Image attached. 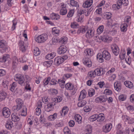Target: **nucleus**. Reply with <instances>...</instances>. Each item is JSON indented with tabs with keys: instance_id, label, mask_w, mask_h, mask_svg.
<instances>
[{
	"instance_id": "58836bf2",
	"label": "nucleus",
	"mask_w": 134,
	"mask_h": 134,
	"mask_svg": "<svg viewBox=\"0 0 134 134\" xmlns=\"http://www.w3.org/2000/svg\"><path fill=\"white\" fill-rule=\"evenodd\" d=\"M57 115V113H54L53 115L49 116L48 117V119L50 121L54 120L56 118Z\"/></svg>"
},
{
	"instance_id": "dca6fc26",
	"label": "nucleus",
	"mask_w": 134,
	"mask_h": 134,
	"mask_svg": "<svg viewBox=\"0 0 134 134\" xmlns=\"http://www.w3.org/2000/svg\"><path fill=\"white\" fill-rule=\"evenodd\" d=\"M93 3V0H86L83 4V7L84 8H88L91 7Z\"/></svg>"
},
{
	"instance_id": "f3484780",
	"label": "nucleus",
	"mask_w": 134,
	"mask_h": 134,
	"mask_svg": "<svg viewBox=\"0 0 134 134\" xmlns=\"http://www.w3.org/2000/svg\"><path fill=\"white\" fill-rule=\"evenodd\" d=\"M19 62L18 58L15 56L12 58V68L13 69H15L17 67L18 64Z\"/></svg>"
},
{
	"instance_id": "c756f323",
	"label": "nucleus",
	"mask_w": 134,
	"mask_h": 134,
	"mask_svg": "<svg viewBox=\"0 0 134 134\" xmlns=\"http://www.w3.org/2000/svg\"><path fill=\"white\" fill-rule=\"evenodd\" d=\"M56 54L54 52H52L47 54L45 58L48 59L50 60L52 59L56 55Z\"/></svg>"
},
{
	"instance_id": "e2e57ef3",
	"label": "nucleus",
	"mask_w": 134,
	"mask_h": 134,
	"mask_svg": "<svg viewBox=\"0 0 134 134\" xmlns=\"http://www.w3.org/2000/svg\"><path fill=\"white\" fill-rule=\"evenodd\" d=\"M125 1V0H119L117 1V3L118 5L119 8H121L123 2Z\"/></svg>"
},
{
	"instance_id": "09e8293b",
	"label": "nucleus",
	"mask_w": 134,
	"mask_h": 134,
	"mask_svg": "<svg viewBox=\"0 0 134 134\" xmlns=\"http://www.w3.org/2000/svg\"><path fill=\"white\" fill-rule=\"evenodd\" d=\"M13 24L11 27V30L13 31L14 30L16 27V25L17 23L16 20V19H14L13 20Z\"/></svg>"
},
{
	"instance_id": "20e7f679",
	"label": "nucleus",
	"mask_w": 134,
	"mask_h": 134,
	"mask_svg": "<svg viewBox=\"0 0 134 134\" xmlns=\"http://www.w3.org/2000/svg\"><path fill=\"white\" fill-rule=\"evenodd\" d=\"M48 35L46 34H42L38 36L36 39V41L38 43L44 42L48 39Z\"/></svg>"
},
{
	"instance_id": "f704fd0d",
	"label": "nucleus",
	"mask_w": 134,
	"mask_h": 134,
	"mask_svg": "<svg viewBox=\"0 0 134 134\" xmlns=\"http://www.w3.org/2000/svg\"><path fill=\"white\" fill-rule=\"evenodd\" d=\"M102 54L99 53L97 55V59L98 61L100 63H102L104 62Z\"/></svg>"
},
{
	"instance_id": "9d476101",
	"label": "nucleus",
	"mask_w": 134,
	"mask_h": 134,
	"mask_svg": "<svg viewBox=\"0 0 134 134\" xmlns=\"http://www.w3.org/2000/svg\"><path fill=\"white\" fill-rule=\"evenodd\" d=\"M2 114L6 118L9 117L11 114L9 109L7 107L3 108L2 110Z\"/></svg>"
},
{
	"instance_id": "b1692460",
	"label": "nucleus",
	"mask_w": 134,
	"mask_h": 134,
	"mask_svg": "<svg viewBox=\"0 0 134 134\" xmlns=\"http://www.w3.org/2000/svg\"><path fill=\"white\" fill-rule=\"evenodd\" d=\"M87 76L88 78L90 79L94 78L96 76L95 70L94 71H91L89 72Z\"/></svg>"
},
{
	"instance_id": "49530a36",
	"label": "nucleus",
	"mask_w": 134,
	"mask_h": 134,
	"mask_svg": "<svg viewBox=\"0 0 134 134\" xmlns=\"http://www.w3.org/2000/svg\"><path fill=\"white\" fill-rule=\"evenodd\" d=\"M53 61L52 60H49L46 62H45L43 63V64L44 66L47 67H49L52 64Z\"/></svg>"
},
{
	"instance_id": "69168bd1",
	"label": "nucleus",
	"mask_w": 134,
	"mask_h": 134,
	"mask_svg": "<svg viewBox=\"0 0 134 134\" xmlns=\"http://www.w3.org/2000/svg\"><path fill=\"white\" fill-rule=\"evenodd\" d=\"M104 93L106 95H110L112 94V91L110 90L106 89L104 90Z\"/></svg>"
},
{
	"instance_id": "a19ab883",
	"label": "nucleus",
	"mask_w": 134,
	"mask_h": 134,
	"mask_svg": "<svg viewBox=\"0 0 134 134\" xmlns=\"http://www.w3.org/2000/svg\"><path fill=\"white\" fill-rule=\"evenodd\" d=\"M67 38L66 37H63L59 38V43L61 44H64L66 43Z\"/></svg>"
},
{
	"instance_id": "6e6552de",
	"label": "nucleus",
	"mask_w": 134,
	"mask_h": 134,
	"mask_svg": "<svg viewBox=\"0 0 134 134\" xmlns=\"http://www.w3.org/2000/svg\"><path fill=\"white\" fill-rule=\"evenodd\" d=\"M111 49L114 55L117 56L119 52V49L118 46L115 44H112L111 46Z\"/></svg>"
},
{
	"instance_id": "f8f14e48",
	"label": "nucleus",
	"mask_w": 134,
	"mask_h": 134,
	"mask_svg": "<svg viewBox=\"0 0 134 134\" xmlns=\"http://www.w3.org/2000/svg\"><path fill=\"white\" fill-rule=\"evenodd\" d=\"M67 50V48L65 46L62 45L60 46L58 49L57 52L58 54H61L65 53Z\"/></svg>"
},
{
	"instance_id": "6ab92c4d",
	"label": "nucleus",
	"mask_w": 134,
	"mask_h": 134,
	"mask_svg": "<svg viewBox=\"0 0 134 134\" xmlns=\"http://www.w3.org/2000/svg\"><path fill=\"white\" fill-rule=\"evenodd\" d=\"M63 62L62 57H58L55 58L54 62L55 64L58 65L62 63Z\"/></svg>"
},
{
	"instance_id": "13d9d810",
	"label": "nucleus",
	"mask_w": 134,
	"mask_h": 134,
	"mask_svg": "<svg viewBox=\"0 0 134 134\" xmlns=\"http://www.w3.org/2000/svg\"><path fill=\"white\" fill-rule=\"evenodd\" d=\"M74 13V10H70L67 15V17L68 18H70L72 17Z\"/></svg>"
},
{
	"instance_id": "393cba45",
	"label": "nucleus",
	"mask_w": 134,
	"mask_h": 134,
	"mask_svg": "<svg viewBox=\"0 0 134 134\" xmlns=\"http://www.w3.org/2000/svg\"><path fill=\"white\" fill-rule=\"evenodd\" d=\"M50 16L52 19L55 20L59 19L60 17L58 14L54 13H52L51 14Z\"/></svg>"
},
{
	"instance_id": "423d86ee",
	"label": "nucleus",
	"mask_w": 134,
	"mask_h": 134,
	"mask_svg": "<svg viewBox=\"0 0 134 134\" xmlns=\"http://www.w3.org/2000/svg\"><path fill=\"white\" fill-rule=\"evenodd\" d=\"M108 99L107 97L105 95H102L96 98L95 102L97 103H101L105 102Z\"/></svg>"
},
{
	"instance_id": "79ce46f5",
	"label": "nucleus",
	"mask_w": 134,
	"mask_h": 134,
	"mask_svg": "<svg viewBox=\"0 0 134 134\" xmlns=\"http://www.w3.org/2000/svg\"><path fill=\"white\" fill-rule=\"evenodd\" d=\"M21 115L22 116H25L27 114V108L25 106H23L22 108Z\"/></svg>"
},
{
	"instance_id": "6e6d98bb",
	"label": "nucleus",
	"mask_w": 134,
	"mask_h": 134,
	"mask_svg": "<svg viewBox=\"0 0 134 134\" xmlns=\"http://www.w3.org/2000/svg\"><path fill=\"white\" fill-rule=\"evenodd\" d=\"M51 79L50 77H48L47 79H45L43 81V85L44 86L47 85Z\"/></svg>"
},
{
	"instance_id": "c03bdc74",
	"label": "nucleus",
	"mask_w": 134,
	"mask_h": 134,
	"mask_svg": "<svg viewBox=\"0 0 134 134\" xmlns=\"http://www.w3.org/2000/svg\"><path fill=\"white\" fill-rule=\"evenodd\" d=\"M34 54L35 55L38 56L40 53V51L37 47H35L34 49Z\"/></svg>"
},
{
	"instance_id": "7ed1b4c3",
	"label": "nucleus",
	"mask_w": 134,
	"mask_h": 134,
	"mask_svg": "<svg viewBox=\"0 0 134 134\" xmlns=\"http://www.w3.org/2000/svg\"><path fill=\"white\" fill-rule=\"evenodd\" d=\"M14 80L18 81V83L21 86L25 84V78L24 77L20 74H17L14 76Z\"/></svg>"
},
{
	"instance_id": "c9c22d12",
	"label": "nucleus",
	"mask_w": 134,
	"mask_h": 134,
	"mask_svg": "<svg viewBox=\"0 0 134 134\" xmlns=\"http://www.w3.org/2000/svg\"><path fill=\"white\" fill-rule=\"evenodd\" d=\"M111 16V14L109 12H105L103 13V17L105 19H109Z\"/></svg>"
},
{
	"instance_id": "9b49d317",
	"label": "nucleus",
	"mask_w": 134,
	"mask_h": 134,
	"mask_svg": "<svg viewBox=\"0 0 134 134\" xmlns=\"http://www.w3.org/2000/svg\"><path fill=\"white\" fill-rule=\"evenodd\" d=\"M102 55L103 57L106 60H109L111 59L110 54L108 51L104 50L102 52Z\"/></svg>"
},
{
	"instance_id": "72a5a7b5",
	"label": "nucleus",
	"mask_w": 134,
	"mask_h": 134,
	"mask_svg": "<svg viewBox=\"0 0 134 134\" xmlns=\"http://www.w3.org/2000/svg\"><path fill=\"white\" fill-rule=\"evenodd\" d=\"M22 91L20 89H19L17 88L16 89V91L15 92L14 95L16 96L17 97H19L23 94Z\"/></svg>"
},
{
	"instance_id": "cd10ccee",
	"label": "nucleus",
	"mask_w": 134,
	"mask_h": 134,
	"mask_svg": "<svg viewBox=\"0 0 134 134\" xmlns=\"http://www.w3.org/2000/svg\"><path fill=\"white\" fill-rule=\"evenodd\" d=\"M86 92L85 90H82L80 93L79 99L80 100L84 99L86 97Z\"/></svg>"
},
{
	"instance_id": "052dcab7",
	"label": "nucleus",
	"mask_w": 134,
	"mask_h": 134,
	"mask_svg": "<svg viewBox=\"0 0 134 134\" xmlns=\"http://www.w3.org/2000/svg\"><path fill=\"white\" fill-rule=\"evenodd\" d=\"M67 13V10L66 9H61L60 13V15H65Z\"/></svg>"
},
{
	"instance_id": "de8ad7c7",
	"label": "nucleus",
	"mask_w": 134,
	"mask_h": 134,
	"mask_svg": "<svg viewBox=\"0 0 134 134\" xmlns=\"http://www.w3.org/2000/svg\"><path fill=\"white\" fill-rule=\"evenodd\" d=\"M64 134H71V131L70 129L68 127H65L63 129Z\"/></svg>"
},
{
	"instance_id": "4c0bfd02",
	"label": "nucleus",
	"mask_w": 134,
	"mask_h": 134,
	"mask_svg": "<svg viewBox=\"0 0 134 134\" xmlns=\"http://www.w3.org/2000/svg\"><path fill=\"white\" fill-rule=\"evenodd\" d=\"M97 114H96L90 116L89 118V120L90 121L93 122L97 119Z\"/></svg>"
},
{
	"instance_id": "a878e982",
	"label": "nucleus",
	"mask_w": 134,
	"mask_h": 134,
	"mask_svg": "<svg viewBox=\"0 0 134 134\" xmlns=\"http://www.w3.org/2000/svg\"><path fill=\"white\" fill-rule=\"evenodd\" d=\"M53 106L54 105L52 103H48L46 107V110L48 112L50 111L53 109Z\"/></svg>"
},
{
	"instance_id": "39448f33",
	"label": "nucleus",
	"mask_w": 134,
	"mask_h": 134,
	"mask_svg": "<svg viewBox=\"0 0 134 134\" xmlns=\"http://www.w3.org/2000/svg\"><path fill=\"white\" fill-rule=\"evenodd\" d=\"M65 87L67 90L72 91L71 93L72 95L75 94L77 90V89L75 87L74 85L70 83H66L65 86Z\"/></svg>"
},
{
	"instance_id": "f03ea898",
	"label": "nucleus",
	"mask_w": 134,
	"mask_h": 134,
	"mask_svg": "<svg viewBox=\"0 0 134 134\" xmlns=\"http://www.w3.org/2000/svg\"><path fill=\"white\" fill-rule=\"evenodd\" d=\"M16 105L14 106L12 108V110L14 112H16L19 110L23 106V101L20 98H17L15 100Z\"/></svg>"
},
{
	"instance_id": "2f4dec72",
	"label": "nucleus",
	"mask_w": 134,
	"mask_h": 134,
	"mask_svg": "<svg viewBox=\"0 0 134 134\" xmlns=\"http://www.w3.org/2000/svg\"><path fill=\"white\" fill-rule=\"evenodd\" d=\"M75 119L76 121L78 122L79 124L81 123L82 122V117L79 114L75 115Z\"/></svg>"
},
{
	"instance_id": "c85d7f7f",
	"label": "nucleus",
	"mask_w": 134,
	"mask_h": 134,
	"mask_svg": "<svg viewBox=\"0 0 134 134\" xmlns=\"http://www.w3.org/2000/svg\"><path fill=\"white\" fill-rule=\"evenodd\" d=\"M65 81V78H63V77L62 79H58V82L62 88H64Z\"/></svg>"
},
{
	"instance_id": "0eeeda50",
	"label": "nucleus",
	"mask_w": 134,
	"mask_h": 134,
	"mask_svg": "<svg viewBox=\"0 0 134 134\" xmlns=\"http://www.w3.org/2000/svg\"><path fill=\"white\" fill-rule=\"evenodd\" d=\"M99 38L102 41L106 42L108 43L110 42L112 40V38L111 37H109L106 33H104L103 35L100 36Z\"/></svg>"
},
{
	"instance_id": "8fccbe9b",
	"label": "nucleus",
	"mask_w": 134,
	"mask_h": 134,
	"mask_svg": "<svg viewBox=\"0 0 134 134\" xmlns=\"http://www.w3.org/2000/svg\"><path fill=\"white\" fill-rule=\"evenodd\" d=\"M126 52L125 51L120 52V58L121 59L123 60L125 58Z\"/></svg>"
},
{
	"instance_id": "1a4fd4ad",
	"label": "nucleus",
	"mask_w": 134,
	"mask_h": 134,
	"mask_svg": "<svg viewBox=\"0 0 134 134\" xmlns=\"http://www.w3.org/2000/svg\"><path fill=\"white\" fill-rule=\"evenodd\" d=\"M83 63L88 67H91L92 65V62L90 58L86 57L82 60Z\"/></svg>"
},
{
	"instance_id": "3c124183",
	"label": "nucleus",
	"mask_w": 134,
	"mask_h": 134,
	"mask_svg": "<svg viewBox=\"0 0 134 134\" xmlns=\"http://www.w3.org/2000/svg\"><path fill=\"white\" fill-rule=\"evenodd\" d=\"M88 95L90 97H91L94 95L95 93V91L94 89L91 88L88 91Z\"/></svg>"
},
{
	"instance_id": "a211bd4d",
	"label": "nucleus",
	"mask_w": 134,
	"mask_h": 134,
	"mask_svg": "<svg viewBox=\"0 0 134 134\" xmlns=\"http://www.w3.org/2000/svg\"><path fill=\"white\" fill-rule=\"evenodd\" d=\"M11 118L13 121L16 122L20 120V116L17 114L16 113H14L12 114Z\"/></svg>"
},
{
	"instance_id": "4468645a",
	"label": "nucleus",
	"mask_w": 134,
	"mask_h": 134,
	"mask_svg": "<svg viewBox=\"0 0 134 134\" xmlns=\"http://www.w3.org/2000/svg\"><path fill=\"white\" fill-rule=\"evenodd\" d=\"M93 53V51L91 49H87L85 51L84 55L85 57L90 58L92 55Z\"/></svg>"
},
{
	"instance_id": "37998d69",
	"label": "nucleus",
	"mask_w": 134,
	"mask_h": 134,
	"mask_svg": "<svg viewBox=\"0 0 134 134\" xmlns=\"http://www.w3.org/2000/svg\"><path fill=\"white\" fill-rule=\"evenodd\" d=\"M104 28L103 25H102L99 26L97 29V32L98 34H100L102 33L103 31Z\"/></svg>"
},
{
	"instance_id": "864d4df0",
	"label": "nucleus",
	"mask_w": 134,
	"mask_h": 134,
	"mask_svg": "<svg viewBox=\"0 0 134 134\" xmlns=\"http://www.w3.org/2000/svg\"><path fill=\"white\" fill-rule=\"evenodd\" d=\"M3 86L5 88H7L9 85V81L5 80H4L2 82Z\"/></svg>"
},
{
	"instance_id": "473e14b6",
	"label": "nucleus",
	"mask_w": 134,
	"mask_h": 134,
	"mask_svg": "<svg viewBox=\"0 0 134 134\" xmlns=\"http://www.w3.org/2000/svg\"><path fill=\"white\" fill-rule=\"evenodd\" d=\"M124 84L126 87L130 88H132L133 87L132 83L130 81H126L124 82Z\"/></svg>"
},
{
	"instance_id": "5fc2aeb1",
	"label": "nucleus",
	"mask_w": 134,
	"mask_h": 134,
	"mask_svg": "<svg viewBox=\"0 0 134 134\" xmlns=\"http://www.w3.org/2000/svg\"><path fill=\"white\" fill-rule=\"evenodd\" d=\"M49 91L51 94L52 95H55L57 94L58 93L57 90L54 88L50 89Z\"/></svg>"
},
{
	"instance_id": "bf43d9fd",
	"label": "nucleus",
	"mask_w": 134,
	"mask_h": 134,
	"mask_svg": "<svg viewBox=\"0 0 134 134\" xmlns=\"http://www.w3.org/2000/svg\"><path fill=\"white\" fill-rule=\"evenodd\" d=\"M6 42L4 40H1L0 41V47L4 48Z\"/></svg>"
},
{
	"instance_id": "ea45409f",
	"label": "nucleus",
	"mask_w": 134,
	"mask_h": 134,
	"mask_svg": "<svg viewBox=\"0 0 134 134\" xmlns=\"http://www.w3.org/2000/svg\"><path fill=\"white\" fill-rule=\"evenodd\" d=\"M70 4L72 6L75 7L77 8L79 7L78 3L74 0H71L70 2Z\"/></svg>"
},
{
	"instance_id": "4be33fe9",
	"label": "nucleus",
	"mask_w": 134,
	"mask_h": 134,
	"mask_svg": "<svg viewBox=\"0 0 134 134\" xmlns=\"http://www.w3.org/2000/svg\"><path fill=\"white\" fill-rule=\"evenodd\" d=\"M24 44V42L23 41H21L19 42L20 49L23 52H25L26 50V48Z\"/></svg>"
},
{
	"instance_id": "774afa93",
	"label": "nucleus",
	"mask_w": 134,
	"mask_h": 134,
	"mask_svg": "<svg viewBox=\"0 0 134 134\" xmlns=\"http://www.w3.org/2000/svg\"><path fill=\"white\" fill-rule=\"evenodd\" d=\"M131 17L129 16H126L124 19V23H128L129 21L130 20Z\"/></svg>"
},
{
	"instance_id": "603ef678",
	"label": "nucleus",
	"mask_w": 134,
	"mask_h": 134,
	"mask_svg": "<svg viewBox=\"0 0 134 134\" xmlns=\"http://www.w3.org/2000/svg\"><path fill=\"white\" fill-rule=\"evenodd\" d=\"M86 103V101L83 100L79 102L78 103L77 105L79 107H81L84 106Z\"/></svg>"
},
{
	"instance_id": "7c9ffc66",
	"label": "nucleus",
	"mask_w": 134,
	"mask_h": 134,
	"mask_svg": "<svg viewBox=\"0 0 134 134\" xmlns=\"http://www.w3.org/2000/svg\"><path fill=\"white\" fill-rule=\"evenodd\" d=\"M52 34L55 36H58L59 34V30L56 27H53L52 30Z\"/></svg>"
},
{
	"instance_id": "4d7b16f0",
	"label": "nucleus",
	"mask_w": 134,
	"mask_h": 134,
	"mask_svg": "<svg viewBox=\"0 0 134 134\" xmlns=\"http://www.w3.org/2000/svg\"><path fill=\"white\" fill-rule=\"evenodd\" d=\"M126 98V96L124 94L120 95L119 97V99L120 100L123 101L125 100Z\"/></svg>"
},
{
	"instance_id": "2eb2a0df",
	"label": "nucleus",
	"mask_w": 134,
	"mask_h": 134,
	"mask_svg": "<svg viewBox=\"0 0 134 134\" xmlns=\"http://www.w3.org/2000/svg\"><path fill=\"white\" fill-rule=\"evenodd\" d=\"M112 125L111 124H106L103 126V130L104 132L107 133L112 128Z\"/></svg>"
},
{
	"instance_id": "ddd939ff",
	"label": "nucleus",
	"mask_w": 134,
	"mask_h": 134,
	"mask_svg": "<svg viewBox=\"0 0 134 134\" xmlns=\"http://www.w3.org/2000/svg\"><path fill=\"white\" fill-rule=\"evenodd\" d=\"M96 75L98 76H102L105 73V71L102 68H98L95 70Z\"/></svg>"
},
{
	"instance_id": "5701e85b",
	"label": "nucleus",
	"mask_w": 134,
	"mask_h": 134,
	"mask_svg": "<svg viewBox=\"0 0 134 134\" xmlns=\"http://www.w3.org/2000/svg\"><path fill=\"white\" fill-rule=\"evenodd\" d=\"M114 86L115 89L117 91H120L121 89V85L120 82H115L114 84Z\"/></svg>"
},
{
	"instance_id": "412c9836",
	"label": "nucleus",
	"mask_w": 134,
	"mask_h": 134,
	"mask_svg": "<svg viewBox=\"0 0 134 134\" xmlns=\"http://www.w3.org/2000/svg\"><path fill=\"white\" fill-rule=\"evenodd\" d=\"M7 128L10 129L13 126V123L10 119H8L6 121L5 125Z\"/></svg>"
},
{
	"instance_id": "f257e3e1",
	"label": "nucleus",
	"mask_w": 134,
	"mask_h": 134,
	"mask_svg": "<svg viewBox=\"0 0 134 134\" xmlns=\"http://www.w3.org/2000/svg\"><path fill=\"white\" fill-rule=\"evenodd\" d=\"M78 33H86V37L88 38L92 37L94 35L95 31L94 30L85 26L79 29L77 31Z\"/></svg>"
},
{
	"instance_id": "bb28decb",
	"label": "nucleus",
	"mask_w": 134,
	"mask_h": 134,
	"mask_svg": "<svg viewBox=\"0 0 134 134\" xmlns=\"http://www.w3.org/2000/svg\"><path fill=\"white\" fill-rule=\"evenodd\" d=\"M127 24L126 23H122L121 26V31L124 32L127 30Z\"/></svg>"
},
{
	"instance_id": "e433bc0d",
	"label": "nucleus",
	"mask_w": 134,
	"mask_h": 134,
	"mask_svg": "<svg viewBox=\"0 0 134 134\" xmlns=\"http://www.w3.org/2000/svg\"><path fill=\"white\" fill-rule=\"evenodd\" d=\"M17 83L16 82H13L10 85V90L12 92H14Z\"/></svg>"
},
{
	"instance_id": "0e129e2a",
	"label": "nucleus",
	"mask_w": 134,
	"mask_h": 134,
	"mask_svg": "<svg viewBox=\"0 0 134 134\" xmlns=\"http://www.w3.org/2000/svg\"><path fill=\"white\" fill-rule=\"evenodd\" d=\"M78 24L76 22H74L71 24V26L72 28H76L78 27Z\"/></svg>"
},
{
	"instance_id": "a18cd8bd",
	"label": "nucleus",
	"mask_w": 134,
	"mask_h": 134,
	"mask_svg": "<svg viewBox=\"0 0 134 134\" xmlns=\"http://www.w3.org/2000/svg\"><path fill=\"white\" fill-rule=\"evenodd\" d=\"M10 59L9 55L8 54L4 55L2 58V62H4L7 60H9Z\"/></svg>"
},
{
	"instance_id": "680f3d73",
	"label": "nucleus",
	"mask_w": 134,
	"mask_h": 134,
	"mask_svg": "<svg viewBox=\"0 0 134 134\" xmlns=\"http://www.w3.org/2000/svg\"><path fill=\"white\" fill-rule=\"evenodd\" d=\"M52 41L53 44L54 45L56 44V43L57 42L59 43V38L58 37L53 38Z\"/></svg>"
},
{
	"instance_id": "338daca9",
	"label": "nucleus",
	"mask_w": 134,
	"mask_h": 134,
	"mask_svg": "<svg viewBox=\"0 0 134 134\" xmlns=\"http://www.w3.org/2000/svg\"><path fill=\"white\" fill-rule=\"evenodd\" d=\"M126 108L129 111H134V107L132 105H130L127 106L126 105Z\"/></svg>"
},
{
	"instance_id": "aec40b11",
	"label": "nucleus",
	"mask_w": 134,
	"mask_h": 134,
	"mask_svg": "<svg viewBox=\"0 0 134 134\" xmlns=\"http://www.w3.org/2000/svg\"><path fill=\"white\" fill-rule=\"evenodd\" d=\"M7 93L3 90L0 89V101L4 100L6 98Z\"/></svg>"
}]
</instances>
